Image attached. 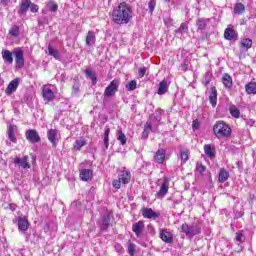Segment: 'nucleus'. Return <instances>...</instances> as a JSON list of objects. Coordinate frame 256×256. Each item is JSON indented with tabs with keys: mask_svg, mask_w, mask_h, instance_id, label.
I'll return each instance as SVG.
<instances>
[{
	"mask_svg": "<svg viewBox=\"0 0 256 256\" xmlns=\"http://www.w3.org/2000/svg\"><path fill=\"white\" fill-rule=\"evenodd\" d=\"M138 75L140 78L145 77V75H147V68L145 66L140 67L138 70Z\"/></svg>",
	"mask_w": 256,
	"mask_h": 256,
	"instance_id": "50",
	"label": "nucleus"
},
{
	"mask_svg": "<svg viewBox=\"0 0 256 256\" xmlns=\"http://www.w3.org/2000/svg\"><path fill=\"white\" fill-rule=\"evenodd\" d=\"M179 31L181 33H185V31H187V26H185V24H181L180 28H179Z\"/></svg>",
	"mask_w": 256,
	"mask_h": 256,
	"instance_id": "53",
	"label": "nucleus"
},
{
	"mask_svg": "<svg viewBox=\"0 0 256 256\" xmlns=\"http://www.w3.org/2000/svg\"><path fill=\"white\" fill-rule=\"evenodd\" d=\"M222 83L226 89H231L233 87V78L229 73H224L222 76Z\"/></svg>",
	"mask_w": 256,
	"mask_h": 256,
	"instance_id": "23",
	"label": "nucleus"
},
{
	"mask_svg": "<svg viewBox=\"0 0 256 256\" xmlns=\"http://www.w3.org/2000/svg\"><path fill=\"white\" fill-rule=\"evenodd\" d=\"M167 89H169V85L167 84V80H162L159 83V88H158V95H165L167 92Z\"/></svg>",
	"mask_w": 256,
	"mask_h": 256,
	"instance_id": "30",
	"label": "nucleus"
},
{
	"mask_svg": "<svg viewBox=\"0 0 256 256\" xmlns=\"http://www.w3.org/2000/svg\"><path fill=\"white\" fill-rule=\"evenodd\" d=\"M19 33V26L17 25H13L9 30V35L15 38L19 37Z\"/></svg>",
	"mask_w": 256,
	"mask_h": 256,
	"instance_id": "41",
	"label": "nucleus"
},
{
	"mask_svg": "<svg viewBox=\"0 0 256 256\" xmlns=\"http://www.w3.org/2000/svg\"><path fill=\"white\" fill-rule=\"evenodd\" d=\"M80 87H81V84L79 83V81L76 80L72 86V93H74V95H77V93H79L80 91Z\"/></svg>",
	"mask_w": 256,
	"mask_h": 256,
	"instance_id": "47",
	"label": "nucleus"
},
{
	"mask_svg": "<svg viewBox=\"0 0 256 256\" xmlns=\"http://www.w3.org/2000/svg\"><path fill=\"white\" fill-rule=\"evenodd\" d=\"M196 171H197V173H199V175H201V177H203L205 171H207V167L205 165H203L202 162H197Z\"/></svg>",
	"mask_w": 256,
	"mask_h": 256,
	"instance_id": "39",
	"label": "nucleus"
},
{
	"mask_svg": "<svg viewBox=\"0 0 256 256\" xmlns=\"http://www.w3.org/2000/svg\"><path fill=\"white\" fill-rule=\"evenodd\" d=\"M189 155H191V150L189 149H184L180 151V161L182 165H185L189 161Z\"/></svg>",
	"mask_w": 256,
	"mask_h": 256,
	"instance_id": "28",
	"label": "nucleus"
},
{
	"mask_svg": "<svg viewBox=\"0 0 256 256\" xmlns=\"http://www.w3.org/2000/svg\"><path fill=\"white\" fill-rule=\"evenodd\" d=\"M197 27H198V29H200V31H203V29H205V27H207V22H205V19L199 18L197 20Z\"/></svg>",
	"mask_w": 256,
	"mask_h": 256,
	"instance_id": "43",
	"label": "nucleus"
},
{
	"mask_svg": "<svg viewBox=\"0 0 256 256\" xmlns=\"http://www.w3.org/2000/svg\"><path fill=\"white\" fill-rule=\"evenodd\" d=\"M167 3H170L171 2V0H165Z\"/></svg>",
	"mask_w": 256,
	"mask_h": 256,
	"instance_id": "59",
	"label": "nucleus"
},
{
	"mask_svg": "<svg viewBox=\"0 0 256 256\" xmlns=\"http://www.w3.org/2000/svg\"><path fill=\"white\" fill-rule=\"evenodd\" d=\"M187 69H188L187 62H184V63L181 65V70H182V71H187Z\"/></svg>",
	"mask_w": 256,
	"mask_h": 256,
	"instance_id": "55",
	"label": "nucleus"
},
{
	"mask_svg": "<svg viewBox=\"0 0 256 256\" xmlns=\"http://www.w3.org/2000/svg\"><path fill=\"white\" fill-rule=\"evenodd\" d=\"M46 7L51 11L52 13H56L57 9H59V5L55 0H49L46 3Z\"/></svg>",
	"mask_w": 256,
	"mask_h": 256,
	"instance_id": "34",
	"label": "nucleus"
},
{
	"mask_svg": "<svg viewBox=\"0 0 256 256\" xmlns=\"http://www.w3.org/2000/svg\"><path fill=\"white\" fill-rule=\"evenodd\" d=\"M230 115H232L234 119H239V117H241V111L236 107L230 108Z\"/></svg>",
	"mask_w": 256,
	"mask_h": 256,
	"instance_id": "42",
	"label": "nucleus"
},
{
	"mask_svg": "<svg viewBox=\"0 0 256 256\" xmlns=\"http://www.w3.org/2000/svg\"><path fill=\"white\" fill-rule=\"evenodd\" d=\"M213 133L216 137V139H231V133H233V130L231 129V126L227 124L223 120H218L213 125Z\"/></svg>",
	"mask_w": 256,
	"mask_h": 256,
	"instance_id": "2",
	"label": "nucleus"
},
{
	"mask_svg": "<svg viewBox=\"0 0 256 256\" xmlns=\"http://www.w3.org/2000/svg\"><path fill=\"white\" fill-rule=\"evenodd\" d=\"M208 99L212 107H217V88L215 86L211 88V93Z\"/></svg>",
	"mask_w": 256,
	"mask_h": 256,
	"instance_id": "24",
	"label": "nucleus"
},
{
	"mask_svg": "<svg viewBox=\"0 0 256 256\" xmlns=\"http://www.w3.org/2000/svg\"><path fill=\"white\" fill-rule=\"evenodd\" d=\"M247 95H256V82H249L245 85Z\"/></svg>",
	"mask_w": 256,
	"mask_h": 256,
	"instance_id": "29",
	"label": "nucleus"
},
{
	"mask_svg": "<svg viewBox=\"0 0 256 256\" xmlns=\"http://www.w3.org/2000/svg\"><path fill=\"white\" fill-rule=\"evenodd\" d=\"M19 81V78H15L14 80L10 81L5 89V93L7 95H13V93H15V91H17V88L19 87Z\"/></svg>",
	"mask_w": 256,
	"mask_h": 256,
	"instance_id": "12",
	"label": "nucleus"
},
{
	"mask_svg": "<svg viewBox=\"0 0 256 256\" xmlns=\"http://www.w3.org/2000/svg\"><path fill=\"white\" fill-rule=\"evenodd\" d=\"M142 216L144 219H159L160 214L151 208H142Z\"/></svg>",
	"mask_w": 256,
	"mask_h": 256,
	"instance_id": "13",
	"label": "nucleus"
},
{
	"mask_svg": "<svg viewBox=\"0 0 256 256\" xmlns=\"http://www.w3.org/2000/svg\"><path fill=\"white\" fill-rule=\"evenodd\" d=\"M79 177H80L81 181H84V182L91 181V179H93V170L82 169L80 171Z\"/></svg>",
	"mask_w": 256,
	"mask_h": 256,
	"instance_id": "19",
	"label": "nucleus"
},
{
	"mask_svg": "<svg viewBox=\"0 0 256 256\" xmlns=\"http://www.w3.org/2000/svg\"><path fill=\"white\" fill-rule=\"evenodd\" d=\"M42 97L47 103L55 99V92L51 89V84H46L42 87Z\"/></svg>",
	"mask_w": 256,
	"mask_h": 256,
	"instance_id": "8",
	"label": "nucleus"
},
{
	"mask_svg": "<svg viewBox=\"0 0 256 256\" xmlns=\"http://www.w3.org/2000/svg\"><path fill=\"white\" fill-rule=\"evenodd\" d=\"M48 55H50L51 57H54V59L56 60H59L60 58L59 51L55 50L51 45L48 46Z\"/></svg>",
	"mask_w": 256,
	"mask_h": 256,
	"instance_id": "38",
	"label": "nucleus"
},
{
	"mask_svg": "<svg viewBox=\"0 0 256 256\" xmlns=\"http://www.w3.org/2000/svg\"><path fill=\"white\" fill-rule=\"evenodd\" d=\"M118 141L121 143V145H125L127 143V136H125L122 129L118 130Z\"/></svg>",
	"mask_w": 256,
	"mask_h": 256,
	"instance_id": "40",
	"label": "nucleus"
},
{
	"mask_svg": "<svg viewBox=\"0 0 256 256\" xmlns=\"http://www.w3.org/2000/svg\"><path fill=\"white\" fill-rule=\"evenodd\" d=\"M169 185V178H167V176H164L163 181L160 185V189L156 192L158 199H163V197H165V195L169 193Z\"/></svg>",
	"mask_w": 256,
	"mask_h": 256,
	"instance_id": "7",
	"label": "nucleus"
},
{
	"mask_svg": "<svg viewBox=\"0 0 256 256\" xmlns=\"http://www.w3.org/2000/svg\"><path fill=\"white\" fill-rule=\"evenodd\" d=\"M13 165L22 167V169H31V164H29V156L25 155L23 158L15 157L12 161Z\"/></svg>",
	"mask_w": 256,
	"mask_h": 256,
	"instance_id": "10",
	"label": "nucleus"
},
{
	"mask_svg": "<svg viewBox=\"0 0 256 256\" xmlns=\"http://www.w3.org/2000/svg\"><path fill=\"white\" fill-rule=\"evenodd\" d=\"M87 145V140L85 138H81L80 140H76L73 144L75 151H81L82 147Z\"/></svg>",
	"mask_w": 256,
	"mask_h": 256,
	"instance_id": "33",
	"label": "nucleus"
},
{
	"mask_svg": "<svg viewBox=\"0 0 256 256\" xmlns=\"http://www.w3.org/2000/svg\"><path fill=\"white\" fill-rule=\"evenodd\" d=\"M233 13L234 15H243V13H245V5H243L241 2L236 3Z\"/></svg>",
	"mask_w": 256,
	"mask_h": 256,
	"instance_id": "32",
	"label": "nucleus"
},
{
	"mask_svg": "<svg viewBox=\"0 0 256 256\" xmlns=\"http://www.w3.org/2000/svg\"><path fill=\"white\" fill-rule=\"evenodd\" d=\"M15 125L13 124H9L8 125V139L12 142V143H17V137H15Z\"/></svg>",
	"mask_w": 256,
	"mask_h": 256,
	"instance_id": "27",
	"label": "nucleus"
},
{
	"mask_svg": "<svg viewBox=\"0 0 256 256\" xmlns=\"http://www.w3.org/2000/svg\"><path fill=\"white\" fill-rule=\"evenodd\" d=\"M8 3H9V0H1L0 1V5H3L4 7H7Z\"/></svg>",
	"mask_w": 256,
	"mask_h": 256,
	"instance_id": "56",
	"label": "nucleus"
},
{
	"mask_svg": "<svg viewBox=\"0 0 256 256\" xmlns=\"http://www.w3.org/2000/svg\"><path fill=\"white\" fill-rule=\"evenodd\" d=\"M143 229H145V224L143 221H138L132 225V231L135 233L136 237H140L141 231H143Z\"/></svg>",
	"mask_w": 256,
	"mask_h": 256,
	"instance_id": "21",
	"label": "nucleus"
},
{
	"mask_svg": "<svg viewBox=\"0 0 256 256\" xmlns=\"http://www.w3.org/2000/svg\"><path fill=\"white\" fill-rule=\"evenodd\" d=\"M240 47L243 49V51H249L251 47H253V40L250 38H244L240 41Z\"/></svg>",
	"mask_w": 256,
	"mask_h": 256,
	"instance_id": "25",
	"label": "nucleus"
},
{
	"mask_svg": "<svg viewBox=\"0 0 256 256\" xmlns=\"http://www.w3.org/2000/svg\"><path fill=\"white\" fill-rule=\"evenodd\" d=\"M109 16L116 25H127L133 20V9L127 2H121L113 8Z\"/></svg>",
	"mask_w": 256,
	"mask_h": 256,
	"instance_id": "1",
	"label": "nucleus"
},
{
	"mask_svg": "<svg viewBox=\"0 0 256 256\" xmlns=\"http://www.w3.org/2000/svg\"><path fill=\"white\" fill-rule=\"evenodd\" d=\"M127 91H135L137 89V81L132 80L126 85Z\"/></svg>",
	"mask_w": 256,
	"mask_h": 256,
	"instance_id": "44",
	"label": "nucleus"
},
{
	"mask_svg": "<svg viewBox=\"0 0 256 256\" xmlns=\"http://www.w3.org/2000/svg\"><path fill=\"white\" fill-rule=\"evenodd\" d=\"M131 181V173L127 170H122L119 175L118 179H114L112 182V185L114 189H121V183L122 185H127Z\"/></svg>",
	"mask_w": 256,
	"mask_h": 256,
	"instance_id": "3",
	"label": "nucleus"
},
{
	"mask_svg": "<svg viewBox=\"0 0 256 256\" xmlns=\"http://www.w3.org/2000/svg\"><path fill=\"white\" fill-rule=\"evenodd\" d=\"M181 233H184L186 237H195V235H200L201 227L197 225H190L188 223H183L181 225Z\"/></svg>",
	"mask_w": 256,
	"mask_h": 256,
	"instance_id": "4",
	"label": "nucleus"
},
{
	"mask_svg": "<svg viewBox=\"0 0 256 256\" xmlns=\"http://www.w3.org/2000/svg\"><path fill=\"white\" fill-rule=\"evenodd\" d=\"M157 3L155 0H150L148 3V8L150 13H153V11H155V7H156Z\"/></svg>",
	"mask_w": 256,
	"mask_h": 256,
	"instance_id": "49",
	"label": "nucleus"
},
{
	"mask_svg": "<svg viewBox=\"0 0 256 256\" xmlns=\"http://www.w3.org/2000/svg\"><path fill=\"white\" fill-rule=\"evenodd\" d=\"M25 137L29 143H41V136L35 129L26 130Z\"/></svg>",
	"mask_w": 256,
	"mask_h": 256,
	"instance_id": "9",
	"label": "nucleus"
},
{
	"mask_svg": "<svg viewBox=\"0 0 256 256\" xmlns=\"http://www.w3.org/2000/svg\"><path fill=\"white\" fill-rule=\"evenodd\" d=\"M142 137H143L144 139H147V138L149 137V131L143 130V132H142Z\"/></svg>",
	"mask_w": 256,
	"mask_h": 256,
	"instance_id": "54",
	"label": "nucleus"
},
{
	"mask_svg": "<svg viewBox=\"0 0 256 256\" xmlns=\"http://www.w3.org/2000/svg\"><path fill=\"white\" fill-rule=\"evenodd\" d=\"M204 153L207 157H209V159H215V155H217L215 145L205 144Z\"/></svg>",
	"mask_w": 256,
	"mask_h": 256,
	"instance_id": "17",
	"label": "nucleus"
},
{
	"mask_svg": "<svg viewBox=\"0 0 256 256\" xmlns=\"http://www.w3.org/2000/svg\"><path fill=\"white\" fill-rule=\"evenodd\" d=\"M31 7V0H22L18 9V15H27V11Z\"/></svg>",
	"mask_w": 256,
	"mask_h": 256,
	"instance_id": "18",
	"label": "nucleus"
},
{
	"mask_svg": "<svg viewBox=\"0 0 256 256\" xmlns=\"http://www.w3.org/2000/svg\"><path fill=\"white\" fill-rule=\"evenodd\" d=\"M57 129H50L47 131V139L52 144V147H57Z\"/></svg>",
	"mask_w": 256,
	"mask_h": 256,
	"instance_id": "16",
	"label": "nucleus"
},
{
	"mask_svg": "<svg viewBox=\"0 0 256 256\" xmlns=\"http://www.w3.org/2000/svg\"><path fill=\"white\" fill-rule=\"evenodd\" d=\"M199 125H200V123H199L198 119L193 120V122H192L193 131H197V129H199Z\"/></svg>",
	"mask_w": 256,
	"mask_h": 256,
	"instance_id": "51",
	"label": "nucleus"
},
{
	"mask_svg": "<svg viewBox=\"0 0 256 256\" xmlns=\"http://www.w3.org/2000/svg\"><path fill=\"white\" fill-rule=\"evenodd\" d=\"M14 223L18 224V229L20 231H28L29 226L31 225L29 223V219L27 218V216H18V218L16 219V221H14Z\"/></svg>",
	"mask_w": 256,
	"mask_h": 256,
	"instance_id": "11",
	"label": "nucleus"
},
{
	"mask_svg": "<svg viewBox=\"0 0 256 256\" xmlns=\"http://www.w3.org/2000/svg\"><path fill=\"white\" fill-rule=\"evenodd\" d=\"M13 52L9 50H2V59L5 63H9V65H13Z\"/></svg>",
	"mask_w": 256,
	"mask_h": 256,
	"instance_id": "22",
	"label": "nucleus"
},
{
	"mask_svg": "<svg viewBox=\"0 0 256 256\" xmlns=\"http://www.w3.org/2000/svg\"><path fill=\"white\" fill-rule=\"evenodd\" d=\"M86 77L91 79L93 85H97V74L91 70H85L84 71Z\"/></svg>",
	"mask_w": 256,
	"mask_h": 256,
	"instance_id": "35",
	"label": "nucleus"
},
{
	"mask_svg": "<svg viewBox=\"0 0 256 256\" xmlns=\"http://www.w3.org/2000/svg\"><path fill=\"white\" fill-rule=\"evenodd\" d=\"M91 43H95V32L88 31L86 35V45L89 46Z\"/></svg>",
	"mask_w": 256,
	"mask_h": 256,
	"instance_id": "37",
	"label": "nucleus"
},
{
	"mask_svg": "<svg viewBox=\"0 0 256 256\" xmlns=\"http://www.w3.org/2000/svg\"><path fill=\"white\" fill-rule=\"evenodd\" d=\"M13 54L15 57L16 67H18V69H23V67H25V54L23 49L15 48Z\"/></svg>",
	"mask_w": 256,
	"mask_h": 256,
	"instance_id": "6",
	"label": "nucleus"
},
{
	"mask_svg": "<svg viewBox=\"0 0 256 256\" xmlns=\"http://www.w3.org/2000/svg\"><path fill=\"white\" fill-rule=\"evenodd\" d=\"M176 205H179V202H178V201H176V202L173 203V207H175Z\"/></svg>",
	"mask_w": 256,
	"mask_h": 256,
	"instance_id": "58",
	"label": "nucleus"
},
{
	"mask_svg": "<svg viewBox=\"0 0 256 256\" xmlns=\"http://www.w3.org/2000/svg\"><path fill=\"white\" fill-rule=\"evenodd\" d=\"M224 38L227 39V41H233V39H237V33H235V29L228 26L224 31Z\"/></svg>",
	"mask_w": 256,
	"mask_h": 256,
	"instance_id": "20",
	"label": "nucleus"
},
{
	"mask_svg": "<svg viewBox=\"0 0 256 256\" xmlns=\"http://www.w3.org/2000/svg\"><path fill=\"white\" fill-rule=\"evenodd\" d=\"M165 157H167V151L165 149H158L154 155V161L161 165L165 163Z\"/></svg>",
	"mask_w": 256,
	"mask_h": 256,
	"instance_id": "14",
	"label": "nucleus"
},
{
	"mask_svg": "<svg viewBox=\"0 0 256 256\" xmlns=\"http://www.w3.org/2000/svg\"><path fill=\"white\" fill-rule=\"evenodd\" d=\"M111 133L110 128H106L103 135L104 147L105 149H109V135Z\"/></svg>",
	"mask_w": 256,
	"mask_h": 256,
	"instance_id": "36",
	"label": "nucleus"
},
{
	"mask_svg": "<svg viewBox=\"0 0 256 256\" xmlns=\"http://www.w3.org/2000/svg\"><path fill=\"white\" fill-rule=\"evenodd\" d=\"M152 129H153V126L151 125V123L146 122V124L144 125V131H148L149 133H151Z\"/></svg>",
	"mask_w": 256,
	"mask_h": 256,
	"instance_id": "52",
	"label": "nucleus"
},
{
	"mask_svg": "<svg viewBox=\"0 0 256 256\" xmlns=\"http://www.w3.org/2000/svg\"><path fill=\"white\" fill-rule=\"evenodd\" d=\"M114 219L113 212L106 213L102 218V230L107 231L109 225H111V220Z\"/></svg>",
	"mask_w": 256,
	"mask_h": 256,
	"instance_id": "15",
	"label": "nucleus"
},
{
	"mask_svg": "<svg viewBox=\"0 0 256 256\" xmlns=\"http://www.w3.org/2000/svg\"><path fill=\"white\" fill-rule=\"evenodd\" d=\"M237 243H243V239L245 235L243 234V230H239L235 233Z\"/></svg>",
	"mask_w": 256,
	"mask_h": 256,
	"instance_id": "45",
	"label": "nucleus"
},
{
	"mask_svg": "<svg viewBox=\"0 0 256 256\" xmlns=\"http://www.w3.org/2000/svg\"><path fill=\"white\" fill-rule=\"evenodd\" d=\"M229 179V171L225 169H221L219 174H218V181L219 183H225Z\"/></svg>",
	"mask_w": 256,
	"mask_h": 256,
	"instance_id": "31",
	"label": "nucleus"
},
{
	"mask_svg": "<svg viewBox=\"0 0 256 256\" xmlns=\"http://www.w3.org/2000/svg\"><path fill=\"white\" fill-rule=\"evenodd\" d=\"M119 79H114L110 82V84L104 90V97L111 99V97H115V93L119 91Z\"/></svg>",
	"mask_w": 256,
	"mask_h": 256,
	"instance_id": "5",
	"label": "nucleus"
},
{
	"mask_svg": "<svg viewBox=\"0 0 256 256\" xmlns=\"http://www.w3.org/2000/svg\"><path fill=\"white\" fill-rule=\"evenodd\" d=\"M136 247L137 246L133 242L129 241L128 242V254L131 256L135 255Z\"/></svg>",
	"mask_w": 256,
	"mask_h": 256,
	"instance_id": "46",
	"label": "nucleus"
},
{
	"mask_svg": "<svg viewBox=\"0 0 256 256\" xmlns=\"http://www.w3.org/2000/svg\"><path fill=\"white\" fill-rule=\"evenodd\" d=\"M160 239L164 241V243H173V235L171 232H167L164 230L160 231Z\"/></svg>",
	"mask_w": 256,
	"mask_h": 256,
	"instance_id": "26",
	"label": "nucleus"
},
{
	"mask_svg": "<svg viewBox=\"0 0 256 256\" xmlns=\"http://www.w3.org/2000/svg\"><path fill=\"white\" fill-rule=\"evenodd\" d=\"M241 251H243V246H241L236 252L241 253Z\"/></svg>",
	"mask_w": 256,
	"mask_h": 256,
	"instance_id": "57",
	"label": "nucleus"
},
{
	"mask_svg": "<svg viewBox=\"0 0 256 256\" xmlns=\"http://www.w3.org/2000/svg\"><path fill=\"white\" fill-rule=\"evenodd\" d=\"M29 9H30L31 13H39V5L32 3L31 1H30Z\"/></svg>",
	"mask_w": 256,
	"mask_h": 256,
	"instance_id": "48",
	"label": "nucleus"
}]
</instances>
